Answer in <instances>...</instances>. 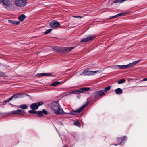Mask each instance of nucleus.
<instances>
[{
  "label": "nucleus",
  "instance_id": "1",
  "mask_svg": "<svg viewBox=\"0 0 147 147\" xmlns=\"http://www.w3.org/2000/svg\"><path fill=\"white\" fill-rule=\"evenodd\" d=\"M52 108L54 111V113L56 114L61 115L63 112V110L60 108L59 104L56 102L53 103Z\"/></svg>",
  "mask_w": 147,
  "mask_h": 147
},
{
  "label": "nucleus",
  "instance_id": "2",
  "mask_svg": "<svg viewBox=\"0 0 147 147\" xmlns=\"http://www.w3.org/2000/svg\"><path fill=\"white\" fill-rule=\"evenodd\" d=\"M52 108L54 111V113L56 114L61 115L63 112V110L60 108L59 104L56 102L53 103Z\"/></svg>",
  "mask_w": 147,
  "mask_h": 147
},
{
  "label": "nucleus",
  "instance_id": "3",
  "mask_svg": "<svg viewBox=\"0 0 147 147\" xmlns=\"http://www.w3.org/2000/svg\"><path fill=\"white\" fill-rule=\"evenodd\" d=\"M26 0H15L14 3L16 6L23 7L26 5Z\"/></svg>",
  "mask_w": 147,
  "mask_h": 147
},
{
  "label": "nucleus",
  "instance_id": "4",
  "mask_svg": "<svg viewBox=\"0 0 147 147\" xmlns=\"http://www.w3.org/2000/svg\"><path fill=\"white\" fill-rule=\"evenodd\" d=\"M89 103V102H87L85 104L83 105L82 107L78 109V110H77L75 111L71 112L70 113V114L73 115H75L77 114L78 113L81 111L85 107H86L87 105H88Z\"/></svg>",
  "mask_w": 147,
  "mask_h": 147
},
{
  "label": "nucleus",
  "instance_id": "5",
  "mask_svg": "<svg viewBox=\"0 0 147 147\" xmlns=\"http://www.w3.org/2000/svg\"><path fill=\"white\" fill-rule=\"evenodd\" d=\"M98 72V71H88L86 70H85L81 74V75L84 74V75H92L95 74Z\"/></svg>",
  "mask_w": 147,
  "mask_h": 147
},
{
  "label": "nucleus",
  "instance_id": "6",
  "mask_svg": "<svg viewBox=\"0 0 147 147\" xmlns=\"http://www.w3.org/2000/svg\"><path fill=\"white\" fill-rule=\"evenodd\" d=\"M43 104L42 102H39L37 103L32 104L30 107L31 109L34 110L37 109L39 106L42 105Z\"/></svg>",
  "mask_w": 147,
  "mask_h": 147
},
{
  "label": "nucleus",
  "instance_id": "7",
  "mask_svg": "<svg viewBox=\"0 0 147 147\" xmlns=\"http://www.w3.org/2000/svg\"><path fill=\"white\" fill-rule=\"evenodd\" d=\"M24 113V110L20 109H18L16 110L12 111L11 113L14 115L19 114L20 115H23Z\"/></svg>",
  "mask_w": 147,
  "mask_h": 147
},
{
  "label": "nucleus",
  "instance_id": "8",
  "mask_svg": "<svg viewBox=\"0 0 147 147\" xmlns=\"http://www.w3.org/2000/svg\"><path fill=\"white\" fill-rule=\"evenodd\" d=\"M50 25L52 28H55L59 26L60 24L58 22L54 20L50 22Z\"/></svg>",
  "mask_w": 147,
  "mask_h": 147
},
{
  "label": "nucleus",
  "instance_id": "9",
  "mask_svg": "<svg viewBox=\"0 0 147 147\" xmlns=\"http://www.w3.org/2000/svg\"><path fill=\"white\" fill-rule=\"evenodd\" d=\"M74 48V47H66L61 48V50L63 51L65 53L69 52L71 50L73 49Z\"/></svg>",
  "mask_w": 147,
  "mask_h": 147
},
{
  "label": "nucleus",
  "instance_id": "10",
  "mask_svg": "<svg viewBox=\"0 0 147 147\" xmlns=\"http://www.w3.org/2000/svg\"><path fill=\"white\" fill-rule=\"evenodd\" d=\"M95 37V36H89L87 38H83L81 41V42L83 43L89 41H90L93 39Z\"/></svg>",
  "mask_w": 147,
  "mask_h": 147
},
{
  "label": "nucleus",
  "instance_id": "11",
  "mask_svg": "<svg viewBox=\"0 0 147 147\" xmlns=\"http://www.w3.org/2000/svg\"><path fill=\"white\" fill-rule=\"evenodd\" d=\"M52 74L49 73H39L37 74L36 75V76L38 77H41L45 76H49L51 75Z\"/></svg>",
  "mask_w": 147,
  "mask_h": 147
},
{
  "label": "nucleus",
  "instance_id": "12",
  "mask_svg": "<svg viewBox=\"0 0 147 147\" xmlns=\"http://www.w3.org/2000/svg\"><path fill=\"white\" fill-rule=\"evenodd\" d=\"M90 90V88L89 87H85L81 88L78 90V93H83L84 91H89Z\"/></svg>",
  "mask_w": 147,
  "mask_h": 147
},
{
  "label": "nucleus",
  "instance_id": "13",
  "mask_svg": "<svg viewBox=\"0 0 147 147\" xmlns=\"http://www.w3.org/2000/svg\"><path fill=\"white\" fill-rule=\"evenodd\" d=\"M127 138L126 136H124L123 137H120L117 139V142H119L118 144H121L123 141L127 140Z\"/></svg>",
  "mask_w": 147,
  "mask_h": 147
},
{
  "label": "nucleus",
  "instance_id": "14",
  "mask_svg": "<svg viewBox=\"0 0 147 147\" xmlns=\"http://www.w3.org/2000/svg\"><path fill=\"white\" fill-rule=\"evenodd\" d=\"M140 60H139L136 61H134L132 63H130L127 65V69L131 67H132L133 66H134L135 65L137 64L138 63V62L140 61Z\"/></svg>",
  "mask_w": 147,
  "mask_h": 147
},
{
  "label": "nucleus",
  "instance_id": "15",
  "mask_svg": "<svg viewBox=\"0 0 147 147\" xmlns=\"http://www.w3.org/2000/svg\"><path fill=\"white\" fill-rule=\"evenodd\" d=\"M115 68L116 69L119 68L121 69H127V65H117L115 66Z\"/></svg>",
  "mask_w": 147,
  "mask_h": 147
},
{
  "label": "nucleus",
  "instance_id": "16",
  "mask_svg": "<svg viewBox=\"0 0 147 147\" xmlns=\"http://www.w3.org/2000/svg\"><path fill=\"white\" fill-rule=\"evenodd\" d=\"M104 90H101L99 91H97L95 94L96 95H98L99 96H100L103 95H105V93H104Z\"/></svg>",
  "mask_w": 147,
  "mask_h": 147
},
{
  "label": "nucleus",
  "instance_id": "17",
  "mask_svg": "<svg viewBox=\"0 0 147 147\" xmlns=\"http://www.w3.org/2000/svg\"><path fill=\"white\" fill-rule=\"evenodd\" d=\"M8 22L10 23L13 24L15 25H18L20 23L19 21H15L11 20H8Z\"/></svg>",
  "mask_w": 147,
  "mask_h": 147
},
{
  "label": "nucleus",
  "instance_id": "18",
  "mask_svg": "<svg viewBox=\"0 0 147 147\" xmlns=\"http://www.w3.org/2000/svg\"><path fill=\"white\" fill-rule=\"evenodd\" d=\"M115 92L116 94H120L123 92L122 90L120 88H118L115 90Z\"/></svg>",
  "mask_w": 147,
  "mask_h": 147
},
{
  "label": "nucleus",
  "instance_id": "19",
  "mask_svg": "<svg viewBox=\"0 0 147 147\" xmlns=\"http://www.w3.org/2000/svg\"><path fill=\"white\" fill-rule=\"evenodd\" d=\"M3 4L7 7L10 5V2L9 0H3Z\"/></svg>",
  "mask_w": 147,
  "mask_h": 147
},
{
  "label": "nucleus",
  "instance_id": "20",
  "mask_svg": "<svg viewBox=\"0 0 147 147\" xmlns=\"http://www.w3.org/2000/svg\"><path fill=\"white\" fill-rule=\"evenodd\" d=\"M25 15L22 14L18 17V19L20 21L22 22L25 18Z\"/></svg>",
  "mask_w": 147,
  "mask_h": 147
},
{
  "label": "nucleus",
  "instance_id": "21",
  "mask_svg": "<svg viewBox=\"0 0 147 147\" xmlns=\"http://www.w3.org/2000/svg\"><path fill=\"white\" fill-rule=\"evenodd\" d=\"M27 107V106L25 104L22 105L19 107V108L23 109H26Z\"/></svg>",
  "mask_w": 147,
  "mask_h": 147
},
{
  "label": "nucleus",
  "instance_id": "22",
  "mask_svg": "<svg viewBox=\"0 0 147 147\" xmlns=\"http://www.w3.org/2000/svg\"><path fill=\"white\" fill-rule=\"evenodd\" d=\"M60 82L56 81L52 83V84H51V86H55L59 84H60Z\"/></svg>",
  "mask_w": 147,
  "mask_h": 147
},
{
  "label": "nucleus",
  "instance_id": "23",
  "mask_svg": "<svg viewBox=\"0 0 147 147\" xmlns=\"http://www.w3.org/2000/svg\"><path fill=\"white\" fill-rule=\"evenodd\" d=\"M125 81V80L123 79H121L120 80H119L118 81L117 83L118 84H121L124 83Z\"/></svg>",
  "mask_w": 147,
  "mask_h": 147
},
{
  "label": "nucleus",
  "instance_id": "24",
  "mask_svg": "<svg viewBox=\"0 0 147 147\" xmlns=\"http://www.w3.org/2000/svg\"><path fill=\"white\" fill-rule=\"evenodd\" d=\"M61 48H60L59 47H53V49L56 51H58L59 50H61Z\"/></svg>",
  "mask_w": 147,
  "mask_h": 147
},
{
  "label": "nucleus",
  "instance_id": "25",
  "mask_svg": "<svg viewBox=\"0 0 147 147\" xmlns=\"http://www.w3.org/2000/svg\"><path fill=\"white\" fill-rule=\"evenodd\" d=\"M18 94H13L11 97V100H12L13 98H16L18 97Z\"/></svg>",
  "mask_w": 147,
  "mask_h": 147
},
{
  "label": "nucleus",
  "instance_id": "26",
  "mask_svg": "<svg viewBox=\"0 0 147 147\" xmlns=\"http://www.w3.org/2000/svg\"><path fill=\"white\" fill-rule=\"evenodd\" d=\"M52 30L51 29H50L47 30L46 31H45V32H44L45 34H48Z\"/></svg>",
  "mask_w": 147,
  "mask_h": 147
},
{
  "label": "nucleus",
  "instance_id": "27",
  "mask_svg": "<svg viewBox=\"0 0 147 147\" xmlns=\"http://www.w3.org/2000/svg\"><path fill=\"white\" fill-rule=\"evenodd\" d=\"M111 87L110 86H108L106 88H105L104 90V91L105 92H106L107 91L111 89Z\"/></svg>",
  "mask_w": 147,
  "mask_h": 147
},
{
  "label": "nucleus",
  "instance_id": "28",
  "mask_svg": "<svg viewBox=\"0 0 147 147\" xmlns=\"http://www.w3.org/2000/svg\"><path fill=\"white\" fill-rule=\"evenodd\" d=\"M28 112L31 114H37V112L34 110H30L28 111Z\"/></svg>",
  "mask_w": 147,
  "mask_h": 147
},
{
  "label": "nucleus",
  "instance_id": "29",
  "mask_svg": "<svg viewBox=\"0 0 147 147\" xmlns=\"http://www.w3.org/2000/svg\"><path fill=\"white\" fill-rule=\"evenodd\" d=\"M37 113L40 117H41L42 116V112L41 111H39Z\"/></svg>",
  "mask_w": 147,
  "mask_h": 147
},
{
  "label": "nucleus",
  "instance_id": "30",
  "mask_svg": "<svg viewBox=\"0 0 147 147\" xmlns=\"http://www.w3.org/2000/svg\"><path fill=\"white\" fill-rule=\"evenodd\" d=\"M127 13V12L121 13H119L117 15L119 17L120 16H123L125 15Z\"/></svg>",
  "mask_w": 147,
  "mask_h": 147
},
{
  "label": "nucleus",
  "instance_id": "31",
  "mask_svg": "<svg viewBox=\"0 0 147 147\" xmlns=\"http://www.w3.org/2000/svg\"><path fill=\"white\" fill-rule=\"evenodd\" d=\"M113 3H122L121 0H116L113 2Z\"/></svg>",
  "mask_w": 147,
  "mask_h": 147
},
{
  "label": "nucleus",
  "instance_id": "32",
  "mask_svg": "<svg viewBox=\"0 0 147 147\" xmlns=\"http://www.w3.org/2000/svg\"><path fill=\"white\" fill-rule=\"evenodd\" d=\"M11 97L8 99H7L6 100H5L3 102V104H5V102H9V101L11 100Z\"/></svg>",
  "mask_w": 147,
  "mask_h": 147
},
{
  "label": "nucleus",
  "instance_id": "33",
  "mask_svg": "<svg viewBox=\"0 0 147 147\" xmlns=\"http://www.w3.org/2000/svg\"><path fill=\"white\" fill-rule=\"evenodd\" d=\"M42 112V113L45 115H47L48 114L47 112L45 109H43Z\"/></svg>",
  "mask_w": 147,
  "mask_h": 147
},
{
  "label": "nucleus",
  "instance_id": "34",
  "mask_svg": "<svg viewBox=\"0 0 147 147\" xmlns=\"http://www.w3.org/2000/svg\"><path fill=\"white\" fill-rule=\"evenodd\" d=\"M117 17H118L117 15H115L114 16H110L109 17V19H113V18H116Z\"/></svg>",
  "mask_w": 147,
  "mask_h": 147
},
{
  "label": "nucleus",
  "instance_id": "35",
  "mask_svg": "<svg viewBox=\"0 0 147 147\" xmlns=\"http://www.w3.org/2000/svg\"><path fill=\"white\" fill-rule=\"evenodd\" d=\"M74 124L76 126H78L79 124V123L78 121H76L74 122Z\"/></svg>",
  "mask_w": 147,
  "mask_h": 147
},
{
  "label": "nucleus",
  "instance_id": "36",
  "mask_svg": "<svg viewBox=\"0 0 147 147\" xmlns=\"http://www.w3.org/2000/svg\"><path fill=\"white\" fill-rule=\"evenodd\" d=\"M147 81V78H144L142 81Z\"/></svg>",
  "mask_w": 147,
  "mask_h": 147
},
{
  "label": "nucleus",
  "instance_id": "37",
  "mask_svg": "<svg viewBox=\"0 0 147 147\" xmlns=\"http://www.w3.org/2000/svg\"><path fill=\"white\" fill-rule=\"evenodd\" d=\"M74 94H77L78 93V90H76L75 91H74Z\"/></svg>",
  "mask_w": 147,
  "mask_h": 147
},
{
  "label": "nucleus",
  "instance_id": "38",
  "mask_svg": "<svg viewBox=\"0 0 147 147\" xmlns=\"http://www.w3.org/2000/svg\"><path fill=\"white\" fill-rule=\"evenodd\" d=\"M73 17H75V18H82V17L81 16H74Z\"/></svg>",
  "mask_w": 147,
  "mask_h": 147
},
{
  "label": "nucleus",
  "instance_id": "39",
  "mask_svg": "<svg viewBox=\"0 0 147 147\" xmlns=\"http://www.w3.org/2000/svg\"><path fill=\"white\" fill-rule=\"evenodd\" d=\"M71 93H73L74 94V91H72L71 92Z\"/></svg>",
  "mask_w": 147,
  "mask_h": 147
},
{
  "label": "nucleus",
  "instance_id": "40",
  "mask_svg": "<svg viewBox=\"0 0 147 147\" xmlns=\"http://www.w3.org/2000/svg\"><path fill=\"white\" fill-rule=\"evenodd\" d=\"M117 145V144H115V146H116Z\"/></svg>",
  "mask_w": 147,
  "mask_h": 147
}]
</instances>
